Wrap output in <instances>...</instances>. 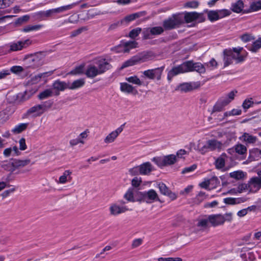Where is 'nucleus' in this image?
<instances>
[{"instance_id":"412c9836","label":"nucleus","mask_w":261,"mask_h":261,"mask_svg":"<svg viewBox=\"0 0 261 261\" xmlns=\"http://www.w3.org/2000/svg\"><path fill=\"white\" fill-rule=\"evenodd\" d=\"M85 73L88 77L92 79L100 74L99 73L96 65L91 64L87 66Z\"/></svg>"},{"instance_id":"4c0bfd02","label":"nucleus","mask_w":261,"mask_h":261,"mask_svg":"<svg viewBox=\"0 0 261 261\" xmlns=\"http://www.w3.org/2000/svg\"><path fill=\"white\" fill-rule=\"evenodd\" d=\"M244 172L242 171H236L229 173L230 177L237 180L242 179L244 177Z\"/></svg>"},{"instance_id":"e2e57ef3","label":"nucleus","mask_w":261,"mask_h":261,"mask_svg":"<svg viewBox=\"0 0 261 261\" xmlns=\"http://www.w3.org/2000/svg\"><path fill=\"white\" fill-rule=\"evenodd\" d=\"M199 3L197 1H193L186 3L185 5L186 7L196 8L198 6Z\"/></svg>"},{"instance_id":"680f3d73","label":"nucleus","mask_w":261,"mask_h":261,"mask_svg":"<svg viewBox=\"0 0 261 261\" xmlns=\"http://www.w3.org/2000/svg\"><path fill=\"white\" fill-rule=\"evenodd\" d=\"M217 62L214 59H212L210 62L206 64L207 67L210 68L211 70L214 69L217 67Z\"/></svg>"},{"instance_id":"f03ea898","label":"nucleus","mask_w":261,"mask_h":261,"mask_svg":"<svg viewBox=\"0 0 261 261\" xmlns=\"http://www.w3.org/2000/svg\"><path fill=\"white\" fill-rule=\"evenodd\" d=\"M155 57V54L151 51H144L138 56L133 57L129 60L125 62L122 66V68H123L138 63L147 62L154 59Z\"/></svg>"},{"instance_id":"0e129e2a","label":"nucleus","mask_w":261,"mask_h":261,"mask_svg":"<svg viewBox=\"0 0 261 261\" xmlns=\"http://www.w3.org/2000/svg\"><path fill=\"white\" fill-rule=\"evenodd\" d=\"M30 18L28 15H24L18 18L15 21L16 24H20L27 21Z\"/></svg>"},{"instance_id":"09e8293b","label":"nucleus","mask_w":261,"mask_h":261,"mask_svg":"<svg viewBox=\"0 0 261 261\" xmlns=\"http://www.w3.org/2000/svg\"><path fill=\"white\" fill-rule=\"evenodd\" d=\"M253 101H252V98L250 99H245L242 104V107L244 109L245 111H246L250 107H252L253 105Z\"/></svg>"},{"instance_id":"bf43d9fd","label":"nucleus","mask_w":261,"mask_h":261,"mask_svg":"<svg viewBox=\"0 0 261 261\" xmlns=\"http://www.w3.org/2000/svg\"><path fill=\"white\" fill-rule=\"evenodd\" d=\"M83 66H79L75 68L73 70H71L70 72L71 74H80L83 72Z\"/></svg>"},{"instance_id":"9b49d317","label":"nucleus","mask_w":261,"mask_h":261,"mask_svg":"<svg viewBox=\"0 0 261 261\" xmlns=\"http://www.w3.org/2000/svg\"><path fill=\"white\" fill-rule=\"evenodd\" d=\"M31 43V41L29 39L11 43L10 45V50L11 51H16L22 50L29 46Z\"/></svg>"},{"instance_id":"20e7f679","label":"nucleus","mask_w":261,"mask_h":261,"mask_svg":"<svg viewBox=\"0 0 261 261\" xmlns=\"http://www.w3.org/2000/svg\"><path fill=\"white\" fill-rule=\"evenodd\" d=\"M176 156L174 154H169L163 157L156 156L151 159L160 168L174 164L176 162Z\"/></svg>"},{"instance_id":"6ab92c4d","label":"nucleus","mask_w":261,"mask_h":261,"mask_svg":"<svg viewBox=\"0 0 261 261\" xmlns=\"http://www.w3.org/2000/svg\"><path fill=\"white\" fill-rule=\"evenodd\" d=\"M128 210L126 206H120L116 203H113L110 206V214L113 216L125 213Z\"/></svg>"},{"instance_id":"37998d69","label":"nucleus","mask_w":261,"mask_h":261,"mask_svg":"<svg viewBox=\"0 0 261 261\" xmlns=\"http://www.w3.org/2000/svg\"><path fill=\"white\" fill-rule=\"evenodd\" d=\"M215 165L218 169L223 168L225 166V160L223 158H218L215 161Z\"/></svg>"},{"instance_id":"7ed1b4c3","label":"nucleus","mask_w":261,"mask_h":261,"mask_svg":"<svg viewBox=\"0 0 261 261\" xmlns=\"http://www.w3.org/2000/svg\"><path fill=\"white\" fill-rule=\"evenodd\" d=\"M29 159L17 160L11 159L9 160H5L0 162L1 167L4 170L13 172L16 169L23 167L30 163Z\"/></svg>"},{"instance_id":"58836bf2","label":"nucleus","mask_w":261,"mask_h":261,"mask_svg":"<svg viewBox=\"0 0 261 261\" xmlns=\"http://www.w3.org/2000/svg\"><path fill=\"white\" fill-rule=\"evenodd\" d=\"M133 189L129 188L124 195V198L129 202H134Z\"/></svg>"},{"instance_id":"9d476101","label":"nucleus","mask_w":261,"mask_h":261,"mask_svg":"<svg viewBox=\"0 0 261 261\" xmlns=\"http://www.w3.org/2000/svg\"><path fill=\"white\" fill-rule=\"evenodd\" d=\"M184 18L186 22L187 23L192 22L196 20H198L199 22H202L205 20V18L202 13H198L196 12L186 13Z\"/></svg>"},{"instance_id":"c03bdc74","label":"nucleus","mask_w":261,"mask_h":261,"mask_svg":"<svg viewBox=\"0 0 261 261\" xmlns=\"http://www.w3.org/2000/svg\"><path fill=\"white\" fill-rule=\"evenodd\" d=\"M208 18L211 21H216L219 19V16L218 15L217 11H210L208 13Z\"/></svg>"},{"instance_id":"49530a36","label":"nucleus","mask_w":261,"mask_h":261,"mask_svg":"<svg viewBox=\"0 0 261 261\" xmlns=\"http://www.w3.org/2000/svg\"><path fill=\"white\" fill-rule=\"evenodd\" d=\"M240 38L244 42H248L255 39L254 36L247 33L242 35Z\"/></svg>"},{"instance_id":"603ef678","label":"nucleus","mask_w":261,"mask_h":261,"mask_svg":"<svg viewBox=\"0 0 261 261\" xmlns=\"http://www.w3.org/2000/svg\"><path fill=\"white\" fill-rule=\"evenodd\" d=\"M41 27V25H28L23 29L22 31L24 32H28L34 30H39Z\"/></svg>"},{"instance_id":"ddd939ff","label":"nucleus","mask_w":261,"mask_h":261,"mask_svg":"<svg viewBox=\"0 0 261 261\" xmlns=\"http://www.w3.org/2000/svg\"><path fill=\"white\" fill-rule=\"evenodd\" d=\"M186 63H188V65L187 72L196 71L199 73H203L205 72L204 66L200 63H194L192 61H186Z\"/></svg>"},{"instance_id":"2eb2a0df","label":"nucleus","mask_w":261,"mask_h":261,"mask_svg":"<svg viewBox=\"0 0 261 261\" xmlns=\"http://www.w3.org/2000/svg\"><path fill=\"white\" fill-rule=\"evenodd\" d=\"M158 187L161 193L162 194L168 196L172 200L176 198L177 196L176 194L172 192L164 183L162 182H159L158 184Z\"/></svg>"},{"instance_id":"b1692460","label":"nucleus","mask_w":261,"mask_h":261,"mask_svg":"<svg viewBox=\"0 0 261 261\" xmlns=\"http://www.w3.org/2000/svg\"><path fill=\"white\" fill-rule=\"evenodd\" d=\"M240 139L245 142L246 144H253L257 140L256 136H254L247 133H244L243 135L240 137Z\"/></svg>"},{"instance_id":"ea45409f","label":"nucleus","mask_w":261,"mask_h":261,"mask_svg":"<svg viewBox=\"0 0 261 261\" xmlns=\"http://www.w3.org/2000/svg\"><path fill=\"white\" fill-rule=\"evenodd\" d=\"M164 31V29L162 27H154L150 28V32L152 35H159Z\"/></svg>"},{"instance_id":"4be33fe9","label":"nucleus","mask_w":261,"mask_h":261,"mask_svg":"<svg viewBox=\"0 0 261 261\" xmlns=\"http://www.w3.org/2000/svg\"><path fill=\"white\" fill-rule=\"evenodd\" d=\"M53 87L54 89L58 91V92H56L55 95H58L59 94V91H62L66 89H68V83L67 84L64 82L57 80L53 83Z\"/></svg>"},{"instance_id":"a211bd4d","label":"nucleus","mask_w":261,"mask_h":261,"mask_svg":"<svg viewBox=\"0 0 261 261\" xmlns=\"http://www.w3.org/2000/svg\"><path fill=\"white\" fill-rule=\"evenodd\" d=\"M140 174L148 175L154 170L153 166L149 162H145L139 165Z\"/></svg>"},{"instance_id":"473e14b6","label":"nucleus","mask_w":261,"mask_h":261,"mask_svg":"<svg viewBox=\"0 0 261 261\" xmlns=\"http://www.w3.org/2000/svg\"><path fill=\"white\" fill-rule=\"evenodd\" d=\"M120 90L123 92L130 93L133 92L134 88L126 83H122L120 84Z\"/></svg>"},{"instance_id":"338daca9","label":"nucleus","mask_w":261,"mask_h":261,"mask_svg":"<svg viewBox=\"0 0 261 261\" xmlns=\"http://www.w3.org/2000/svg\"><path fill=\"white\" fill-rule=\"evenodd\" d=\"M220 103L223 106H226L229 104L231 101L227 96L221 97L219 100Z\"/></svg>"},{"instance_id":"2f4dec72","label":"nucleus","mask_w":261,"mask_h":261,"mask_svg":"<svg viewBox=\"0 0 261 261\" xmlns=\"http://www.w3.org/2000/svg\"><path fill=\"white\" fill-rule=\"evenodd\" d=\"M213 181H215V184L216 182H218V178L216 176H213L211 178H210L209 179L205 180L204 181L200 183L199 186L202 188L207 189H208L209 186L211 185V184Z\"/></svg>"},{"instance_id":"c85d7f7f","label":"nucleus","mask_w":261,"mask_h":261,"mask_svg":"<svg viewBox=\"0 0 261 261\" xmlns=\"http://www.w3.org/2000/svg\"><path fill=\"white\" fill-rule=\"evenodd\" d=\"M230 150H234L236 153L240 155L246 154L247 150L246 147L241 144H238L236 145L232 148L230 149Z\"/></svg>"},{"instance_id":"cd10ccee","label":"nucleus","mask_w":261,"mask_h":261,"mask_svg":"<svg viewBox=\"0 0 261 261\" xmlns=\"http://www.w3.org/2000/svg\"><path fill=\"white\" fill-rule=\"evenodd\" d=\"M27 113L28 114H35V116H39L41 115L43 113V112L42 110L40 105H38L29 109L27 111Z\"/></svg>"},{"instance_id":"7c9ffc66","label":"nucleus","mask_w":261,"mask_h":261,"mask_svg":"<svg viewBox=\"0 0 261 261\" xmlns=\"http://www.w3.org/2000/svg\"><path fill=\"white\" fill-rule=\"evenodd\" d=\"M138 43L136 41H127L124 43L123 46V51L128 53L130 49L136 48Z\"/></svg>"},{"instance_id":"8fccbe9b","label":"nucleus","mask_w":261,"mask_h":261,"mask_svg":"<svg viewBox=\"0 0 261 261\" xmlns=\"http://www.w3.org/2000/svg\"><path fill=\"white\" fill-rule=\"evenodd\" d=\"M53 103V102L52 101L48 100V101L43 102L40 105L43 113L45 111H47L48 109H49L51 107Z\"/></svg>"},{"instance_id":"79ce46f5","label":"nucleus","mask_w":261,"mask_h":261,"mask_svg":"<svg viewBox=\"0 0 261 261\" xmlns=\"http://www.w3.org/2000/svg\"><path fill=\"white\" fill-rule=\"evenodd\" d=\"M126 80L129 83H131L138 85H141L142 84L140 80L137 76L128 77L126 79Z\"/></svg>"},{"instance_id":"aec40b11","label":"nucleus","mask_w":261,"mask_h":261,"mask_svg":"<svg viewBox=\"0 0 261 261\" xmlns=\"http://www.w3.org/2000/svg\"><path fill=\"white\" fill-rule=\"evenodd\" d=\"M79 4V2H76L68 5L63 6L56 8L52 9L54 16L55 14L62 13L67 11L71 10L72 8H73L75 6Z\"/></svg>"},{"instance_id":"4d7b16f0","label":"nucleus","mask_w":261,"mask_h":261,"mask_svg":"<svg viewBox=\"0 0 261 261\" xmlns=\"http://www.w3.org/2000/svg\"><path fill=\"white\" fill-rule=\"evenodd\" d=\"M197 168V165L193 164L190 167H187L183 169L181 171L182 174H186L194 171Z\"/></svg>"},{"instance_id":"c9c22d12","label":"nucleus","mask_w":261,"mask_h":261,"mask_svg":"<svg viewBox=\"0 0 261 261\" xmlns=\"http://www.w3.org/2000/svg\"><path fill=\"white\" fill-rule=\"evenodd\" d=\"M53 94V92L52 90L50 89H46L42 92L40 93L38 97L39 99L42 100L51 96Z\"/></svg>"},{"instance_id":"052dcab7","label":"nucleus","mask_w":261,"mask_h":261,"mask_svg":"<svg viewBox=\"0 0 261 261\" xmlns=\"http://www.w3.org/2000/svg\"><path fill=\"white\" fill-rule=\"evenodd\" d=\"M129 174L132 176H135L140 174L139 166L134 167L129 170Z\"/></svg>"},{"instance_id":"dca6fc26","label":"nucleus","mask_w":261,"mask_h":261,"mask_svg":"<svg viewBox=\"0 0 261 261\" xmlns=\"http://www.w3.org/2000/svg\"><path fill=\"white\" fill-rule=\"evenodd\" d=\"M199 86V83H185L180 84L177 89L181 92H188L198 88Z\"/></svg>"},{"instance_id":"de8ad7c7","label":"nucleus","mask_w":261,"mask_h":261,"mask_svg":"<svg viewBox=\"0 0 261 261\" xmlns=\"http://www.w3.org/2000/svg\"><path fill=\"white\" fill-rule=\"evenodd\" d=\"M250 9L252 11H257L261 9V1L253 2L250 6Z\"/></svg>"},{"instance_id":"0eeeda50","label":"nucleus","mask_w":261,"mask_h":261,"mask_svg":"<svg viewBox=\"0 0 261 261\" xmlns=\"http://www.w3.org/2000/svg\"><path fill=\"white\" fill-rule=\"evenodd\" d=\"M164 67L156 68L152 69L145 70L143 72L144 75L150 80L156 79L159 81L161 79V75L164 70Z\"/></svg>"},{"instance_id":"e433bc0d","label":"nucleus","mask_w":261,"mask_h":261,"mask_svg":"<svg viewBox=\"0 0 261 261\" xmlns=\"http://www.w3.org/2000/svg\"><path fill=\"white\" fill-rule=\"evenodd\" d=\"M261 48V37L253 42L250 50L253 53H256Z\"/></svg>"},{"instance_id":"6e6d98bb","label":"nucleus","mask_w":261,"mask_h":261,"mask_svg":"<svg viewBox=\"0 0 261 261\" xmlns=\"http://www.w3.org/2000/svg\"><path fill=\"white\" fill-rule=\"evenodd\" d=\"M87 28L86 27H83L78 29L76 30H75L71 32V37H75L80 34H81L83 31H87Z\"/></svg>"},{"instance_id":"393cba45","label":"nucleus","mask_w":261,"mask_h":261,"mask_svg":"<svg viewBox=\"0 0 261 261\" xmlns=\"http://www.w3.org/2000/svg\"><path fill=\"white\" fill-rule=\"evenodd\" d=\"M36 16L38 18L41 20H45L46 19L54 16L53 10L49 9L46 11H41L36 13Z\"/></svg>"},{"instance_id":"3c124183","label":"nucleus","mask_w":261,"mask_h":261,"mask_svg":"<svg viewBox=\"0 0 261 261\" xmlns=\"http://www.w3.org/2000/svg\"><path fill=\"white\" fill-rule=\"evenodd\" d=\"M217 12L219 19L228 16L231 14V12L226 9L220 10L218 11Z\"/></svg>"},{"instance_id":"f3484780","label":"nucleus","mask_w":261,"mask_h":261,"mask_svg":"<svg viewBox=\"0 0 261 261\" xmlns=\"http://www.w3.org/2000/svg\"><path fill=\"white\" fill-rule=\"evenodd\" d=\"M124 124H125L121 125L115 130L113 131L110 134H109L105 139V142L106 143H110L114 142L115 139L118 137L119 134L122 132Z\"/></svg>"},{"instance_id":"1a4fd4ad","label":"nucleus","mask_w":261,"mask_h":261,"mask_svg":"<svg viewBox=\"0 0 261 261\" xmlns=\"http://www.w3.org/2000/svg\"><path fill=\"white\" fill-rule=\"evenodd\" d=\"M188 67V63L186 62L182 64L173 67L168 73L167 79L169 81H171L173 77L178 74L187 72V68Z\"/></svg>"},{"instance_id":"bb28decb","label":"nucleus","mask_w":261,"mask_h":261,"mask_svg":"<svg viewBox=\"0 0 261 261\" xmlns=\"http://www.w3.org/2000/svg\"><path fill=\"white\" fill-rule=\"evenodd\" d=\"M250 190H253V188L255 189V191L258 190L261 188V178L259 177H254L251 179L249 186Z\"/></svg>"},{"instance_id":"4468645a","label":"nucleus","mask_w":261,"mask_h":261,"mask_svg":"<svg viewBox=\"0 0 261 261\" xmlns=\"http://www.w3.org/2000/svg\"><path fill=\"white\" fill-rule=\"evenodd\" d=\"M96 66L99 72L101 74L111 68V65L107 61L106 59H100L95 62Z\"/></svg>"},{"instance_id":"774afa93","label":"nucleus","mask_w":261,"mask_h":261,"mask_svg":"<svg viewBox=\"0 0 261 261\" xmlns=\"http://www.w3.org/2000/svg\"><path fill=\"white\" fill-rule=\"evenodd\" d=\"M142 180L141 178L136 177L134 178L132 180V185L134 187H138L140 185Z\"/></svg>"},{"instance_id":"5fc2aeb1","label":"nucleus","mask_w":261,"mask_h":261,"mask_svg":"<svg viewBox=\"0 0 261 261\" xmlns=\"http://www.w3.org/2000/svg\"><path fill=\"white\" fill-rule=\"evenodd\" d=\"M13 3V0H0V9L9 7Z\"/></svg>"},{"instance_id":"f8f14e48","label":"nucleus","mask_w":261,"mask_h":261,"mask_svg":"<svg viewBox=\"0 0 261 261\" xmlns=\"http://www.w3.org/2000/svg\"><path fill=\"white\" fill-rule=\"evenodd\" d=\"M140 195L142 196L143 200L148 203H152L158 199L156 192L152 189L147 192H140Z\"/></svg>"},{"instance_id":"a878e982","label":"nucleus","mask_w":261,"mask_h":261,"mask_svg":"<svg viewBox=\"0 0 261 261\" xmlns=\"http://www.w3.org/2000/svg\"><path fill=\"white\" fill-rule=\"evenodd\" d=\"M85 83V80L83 79H78L74 81L72 83H68V89L74 90L83 87Z\"/></svg>"},{"instance_id":"69168bd1","label":"nucleus","mask_w":261,"mask_h":261,"mask_svg":"<svg viewBox=\"0 0 261 261\" xmlns=\"http://www.w3.org/2000/svg\"><path fill=\"white\" fill-rule=\"evenodd\" d=\"M151 34L150 32V28L144 30L143 32V39L145 40L151 39Z\"/></svg>"},{"instance_id":"a19ab883","label":"nucleus","mask_w":261,"mask_h":261,"mask_svg":"<svg viewBox=\"0 0 261 261\" xmlns=\"http://www.w3.org/2000/svg\"><path fill=\"white\" fill-rule=\"evenodd\" d=\"M71 172L69 170H66L63 174L59 178V182L60 184H65L67 180V177L69 176Z\"/></svg>"},{"instance_id":"c756f323","label":"nucleus","mask_w":261,"mask_h":261,"mask_svg":"<svg viewBox=\"0 0 261 261\" xmlns=\"http://www.w3.org/2000/svg\"><path fill=\"white\" fill-rule=\"evenodd\" d=\"M28 126V123H20L15 126L12 129V132L15 134H18L25 130Z\"/></svg>"},{"instance_id":"f704fd0d","label":"nucleus","mask_w":261,"mask_h":261,"mask_svg":"<svg viewBox=\"0 0 261 261\" xmlns=\"http://www.w3.org/2000/svg\"><path fill=\"white\" fill-rule=\"evenodd\" d=\"M259 157L258 148H253L249 150V156L248 159L250 161L257 160V158Z\"/></svg>"},{"instance_id":"423d86ee","label":"nucleus","mask_w":261,"mask_h":261,"mask_svg":"<svg viewBox=\"0 0 261 261\" xmlns=\"http://www.w3.org/2000/svg\"><path fill=\"white\" fill-rule=\"evenodd\" d=\"M210 224L212 226H216L223 224L225 221L231 220V214H226L224 216L220 214L211 215L208 216Z\"/></svg>"},{"instance_id":"a18cd8bd","label":"nucleus","mask_w":261,"mask_h":261,"mask_svg":"<svg viewBox=\"0 0 261 261\" xmlns=\"http://www.w3.org/2000/svg\"><path fill=\"white\" fill-rule=\"evenodd\" d=\"M141 30L140 28L133 29L129 33V37L132 39H135L140 34Z\"/></svg>"},{"instance_id":"13d9d810","label":"nucleus","mask_w":261,"mask_h":261,"mask_svg":"<svg viewBox=\"0 0 261 261\" xmlns=\"http://www.w3.org/2000/svg\"><path fill=\"white\" fill-rule=\"evenodd\" d=\"M209 222L208 216L206 219H203L199 221L197 226L199 227H206L208 226Z\"/></svg>"},{"instance_id":"72a5a7b5","label":"nucleus","mask_w":261,"mask_h":261,"mask_svg":"<svg viewBox=\"0 0 261 261\" xmlns=\"http://www.w3.org/2000/svg\"><path fill=\"white\" fill-rule=\"evenodd\" d=\"M232 7V10L233 12L236 13H240L242 11L244 7L243 2L242 1L239 0L233 4Z\"/></svg>"},{"instance_id":"f257e3e1","label":"nucleus","mask_w":261,"mask_h":261,"mask_svg":"<svg viewBox=\"0 0 261 261\" xmlns=\"http://www.w3.org/2000/svg\"><path fill=\"white\" fill-rule=\"evenodd\" d=\"M243 49L242 47H233L232 49H225L223 51L224 67L231 64L233 60H235L236 63L244 61L245 57L240 55Z\"/></svg>"},{"instance_id":"39448f33","label":"nucleus","mask_w":261,"mask_h":261,"mask_svg":"<svg viewBox=\"0 0 261 261\" xmlns=\"http://www.w3.org/2000/svg\"><path fill=\"white\" fill-rule=\"evenodd\" d=\"M184 22L182 18L177 14H174L171 17L164 20L163 25L166 30H170L178 27Z\"/></svg>"},{"instance_id":"864d4df0","label":"nucleus","mask_w":261,"mask_h":261,"mask_svg":"<svg viewBox=\"0 0 261 261\" xmlns=\"http://www.w3.org/2000/svg\"><path fill=\"white\" fill-rule=\"evenodd\" d=\"M9 71L15 74H18L23 71V68L20 66H12Z\"/></svg>"},{"instance_id":"6e6552de","label":"nucleus","mask_w":261,"mask_h":261,"mask_svg":"<svg viewBox=\"0 0 261 261\" xmlns=\"http://www.w3.org/2000/svg\"><path fill=\"white\" fill-rule=\"evenodd\" d=\"M222 146V144L220 141L216 139H211L208 140L206 144L201 147L200 150L202 153H204L209 150L213 151L217 149H219Z\"/></svg>"},{"instance_id":"5701e85b","label":"nucleus","mask_w":261,"mask_h":261,"mask_svg":"<svg viewBox=\"0 0 261 261\" xmlns=\"http://www.w3.org/2000/svg\"><path fill=\"white\" fill-rule=\"evenodd\" d=\"M42 56L41 53H36L34 55H31L29 61L33 63L32 65L34 67H37L42 65Z\"/></svg>"}]
</instances>
